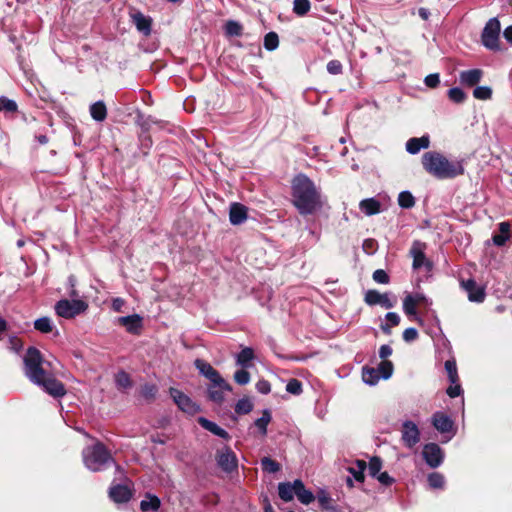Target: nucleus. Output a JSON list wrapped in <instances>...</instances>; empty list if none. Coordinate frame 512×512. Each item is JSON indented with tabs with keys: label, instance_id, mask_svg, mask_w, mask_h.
I'll list each match as a JSON object with an SVG mask.
<instances>
[{
	"label": "nucleus",
	"instance_id": "52",
	"mask_svg": "<svg viewBox=\"0 0 512 512\" xmlns=\"http://www.w3.org/2000/svg\"><path fill=\"white\" fill-rule=\"evenodd\" d=\"M377 370H378V372L381 373L383 378L387 379L392 375L393 365L390 361L384 360L379 364V367Z\"/></svg>",
	"mask_w": 512,
	"mask_h": 512
},
{
	"label": "nucleus",
	"instance_id": "26",
	"mask_svg": "<svg viewBox=\"0 0 512 512\" xmlns=\"http://www.w3.org/2000/svg\"><path fill=\"white\" fill-rule=\"evenodd\" d=\"M198 422L204 429L208 430L209 432L213 433L214 435H217L224 439L229 438V434L223 428L218 426L216 423H214L206 418H203V417H200L198 419Z\"/></svg>",
	"mask_w": 512,
	"mask_h": 512
},
{
	"label": "nucleus",
	"instance_id": "39",
	"mask_svg": "<svg viewBox=\"0 0 512 512\" xmlns=\"http://www.w3.org/2000/svg\"><path fill=\"white\" fill-rule=\"evenodd\" d=\"M243 27L237 21L230 20L225 25V32L229 36H241Z\"/></svg>",
	"mask_w": 512,
	"mask_h": 512
},
{
	"label": "nucleus",
	"instance_id": "44",
	"mask_svg": "<svg viewBox=\"0 0 512 512\" xmlns=\"http://www.w3.org/2000/svg\"><path fill=\"white\" fill-rule=\"evenodd\" d=\"M254 358V352L251 348H244L237 356V364L243 367Z\"/></svg>",
	"mask_w": 512,
	"mask_h": 512
},
{
	"label": "nucleus",
	"instance_id": "14",
	"mask_svg": "<svg viewBox=\"0 0 512 512\" xmlns=\"http://www.w3.org/2000/svg\"><path fill=\"white\" fill-rule=\"evenodd\" d=\"M217 463L226 472H230L237 467L236 456L228 447L222 448L218 451Z\"/></svg>",
	"mask_w": 512,
	"mask_h": 512
},
{
	"label": "nucleus",
	"instance_id": "34",
	"mask_svg": "<svg viewBox=\"0 0 512 512\" xmlns=\"http://www.w3.org/2000/svg\"><path fill=\"white\" fill-rule=\"evenodd\" d=\"M271 421V414L268 410H264L260 418H258L254 425L258 428L260 433L264 436L267 433V426Z\"/></svg>",
	"mask_w": 512,
	"mask_h": 512
},
{
	"label": "nucleus",
	"instance_id": "40",
	"mask_svg": "<svg viewBox=\"0 0 512 512\" xmlns=\"http://www.w3.org/2000/svg\"><path fill=\"white\" fill-rule=\"evenodd\" d=\"M253 409V404L248 398L240 399L235 406V412L237 414H248Z\"/></svg>",
	"mask_w": 512,
	"mask_h": 512
},
{
	"label": "nucleus",
	"instance_id": "59",
	"mask_svg": "<svg viewBox=\"0 0 512 512\" xmlns=\"http://www.w3.org/2000/svg\"><path fill=\"white\" fill-rule=\"evenodd\" d=\"M318 501L323 508H325V509L331 508L332 499L328 496L327 493H325V492L319 493Z\"/></svg>",
	"mask_w": 512,
	"mask_h": 512
},
{
	"label": "nucleus",
	"instance_id": "16",
	"mask_svg": "<svg viewBox=\"0 0 512 512\" xmlns=\"http://www.w3.org/2000/svg\"><path fill=\"white\" fill-rule=\"evenodd\" d=\"M133 24L137 30L145 36L150 35L152 27V18L144 15L142 12L134 10L130 13Z\"/></svg>",
	"mask_w": 512,
	"mask_h": 512
},
{
	"label": "nucleus",
	"instance_id": "32",
	"mask_svg": "<svg viewBox=\"0 0 512 512\" xmlns=\"http://www.w3.org/2000/svg\"><path fill=\"white\" fill-rule=\"evenodd\" d=\"M362 379L368 385H375L379 379V372L372 367H364L362 370Z\"/></svg>",
	"mask_w": 512,
	"mask_h": 512
},
{
	"label": "nucleus",
	"instance_id": "25",
	"mask_svg": "<svg viewBox=\"0 0 512 512\" xmlns=\"http://www.w3.org/2000/svg\"><path fill=\"white\" fill-rule=\"evenodd\" d=\"M161 506L160 499L153 494L147 493L145 499L140 502V509L143 512L153 511L156 512Z\"/></svg>",
	"mask_w": 512,
	"mask_h": 512
},
{
	"label": "nucleus",
	"instance_id": "4",
	"mask_svg": "<svg viewBox=\"0 0 512 512\" xmlns=\"http://www.w3.org/2000/svg\"><path fill=\"white\" fill-rule=\"evenodd\" d=\"M42 364L43 358L41 352L35 347L28 348L24 357V370L25 375L34 384L39 382L40 378L47 374Z\"/></svg>",
	"mask_w": 512,
	"mask_h": 512
},
{
	"label": "nucleus",
	"instance_id": "35",
	"mask_svg": "<svg viewBox=\"0 0 512 512\" xmlns=\"http://www.w3.org/2000/svg\"><path fill=\"white\" fill-rule=\"evenodd\" d=\"M418 305L416 304V300L412 298V294H408L404 300H403V310L406 315L408 316H416L417 311L416 307Z\"/></svg>",
	"mask_w": 512,
	"mask_h": 512
},
{
	"label": "nucleus",
	"instance_id": "50",
	"mask_svg": "<svg viewBox=\"0 0 512 512\" xmlns=\"http://www.w3.org/2000/svg\"><path fill=\"white\" fill-rule=\"evenodd\" d=\"M448 96L451 101L455 103H461L465 100L466 95L460 88H451L448 91Z\"/></svg>",
	"mask_w": 512,
	"mask_h": 512
},
{
	"label": "nucleus",
	"instance_id": "37",
	"mask_svg": "<svg viewBox=\"0 0 512 512\" xmlns=\"http://www.w3.org/2000/svg\"><path fill=\"white\" fill-rule=\"evenodd\" d=\"M428 483L433 489H441L444 487L445 479L442 474L434 472L428 475Z\"/></svg>",
	"mask_w": 512,
	"mask_h": 512
},
{
	"label": "nucleus",
	"instance_id": "13",
	"mask_svg": "<svg viewBox=\"0 0 512 512\" xmlns=\"http://www.w3.org/2000/svg\"><path fill=\"white\" fill-rule=\"evenodd\" d=\"M364 300L370 306L380 305L386 309L394 306V301L390 299L388 293H380L377 290H368L365 293Z\"/></svg>",
	"mask_w": 512,
	"mask_h": 512
},
{
	"label": "nucleus",
	"instance_id": "30",
	"mask_svg": "<svg viewBox=\"0 0 512 512\" xmlns=\"http://www.w3.org/2000/svg\"><path fill=\"white\" fill-rule=\"evenodd\" d=\"M295 490V481L293 483H280L278 486L279 497L286 502L293 499Z\"/></svg>",
	"mask_w": 512,
	"mask_h": 512
},
{
	"label": "nucleus",
	"instance_id": "12",
	"mask_svg": "<svg viewBox=\"0 0 512 512\" xmlns=\"http://www.w3.org/2000/svg\"><path fill=\"white\" fill-rule=\"evenodd\" d=\"M425 244L420 241H415L411 247L410 254L413 258V269L426 267L428 271L432 269V263L425 257Z\"/></svg>",
	"mask_w": 512,
	"mask_h": 512
},
{
	"label": "nucleus",
	"instance_id": "33",
	"mask_svg": "<svg viewBox=\"0 0 512 512\" xmlns=\"http://www.w3.org/2000/svg\"><path fill=\"white\" fill-rule=\"evenodd\" d=\"M34 328L41 333H50L53 330V323L48 317H41L34 321Z\"/></svg>",
	"mask_w": 512,
	"mask_h": 512
},
{
	"label": "nucleus",
	"instance_id": "62",
	"mask_svg": "<svg viewBox=\"0 0 512 512\" xmlns=\"http://www.w3.org/2000/svg\"><path fill=\"white\" fill-rule=\"evenodd\" d=\"M451 384L452 385L447 389V394L451 398H455V397L460 395V393H461V386L458 384V382L451 383Z\"/></svg>",
	"mask_w": 512,
	"mask_h": 512
},
{
	"label": "nucleus",
	"instance_id": "8",
	"mask_svg": "<svg viewBox=\"0 0 512 512\" xmlns=\"http://www.w3.org/2000/svg\"><path fill=\"white\" fill-rule=\"evenodd\" d=\"M401 439L408 448H413L420 441L418 426L410 420L404 421L401 429Z\"/></svg>",
	"mask_w": 512,
	"mask_h": 512
},
{
	"label": "nucleus",
	"instance_id": "10",
	"mask_svg": "<svg viewBox=\"0 0 512 512\" xmlns=\"http://www.w3.org/2000/svg\"><path fill=\"white\" fill-rule=\"evenodd\" d=\"M170 395L183 412L193 415L199 411L198 405L180 390L171 388Z\"/></svg>",
	"mask_w": 512,
	"mask_h": 512
},
{
	"label": "nucleus",
	"instance_id": "57",
	"mask_svg": "<svg viewBox=\"0 0 512 512\" xmlns=\"http://www.w3.org/2000/svg\"><path fill=\"white\" fill-rule=\"evenodd\" d=\"M9 349L14 352H19L23 348V342L17 336H10L8 339Z\"/></svg>",
	"mask_w": 512,
	"mask_h": 512
},
{
	"label": "nucleus",
	"instance_id": "60",
	"mask_svg": "<svg viewBox=\"0 0 512 512\" xmlns=\"http://www.w3.org/2000/svg\"><path fill=\"white\" fill-rule=\"evenodd\" d=\"M424 81L428 87L435 88L440 83L439 75L438 74H430V75L426 76Z\"/></svg>",
	"mask_w": 512,
	"mask_h": 512
},
{
	"label": "nucleus",
	"instance_id": "47",
	"mask_svg": "<svg viewBox=\"0 0 512 512\" xmlns=\"http://www.w3.org/2000/svg\"><path fill=\"white\" fill-rule=\"evenodd\" d=\"M116 384L119 388L126 389L131 386V380L128 373L120 371L115 376Z\"/></svg>",
	"mask_w": 512,
	"mask_h": 512
},
{
	"label": "nucleus",
	"instance_id": "64",
	"mask_svg": "<svg viewBox=\"0 0 512 512\" xmlns=\"http://www.w3.org/2000/svg\"><path fill=\"white\" fill-rule=\"evenodd\" d=\"M392 354V349L390 346L388 345H382L380 347V350H379V356L382 358V359H386L387 357H389L390 355Z\"/></svg>",
	"mask_w": 512,
	"mask_h": 512
},
{
	"label": "nucleus",
	"instance_id": "6",
	"mask_svg": "<svg viewBox=\"0 0 512 512\" xmlns=\"http://www.w3.org/2000/svg\"><path fill=\"white\" fill-rule=\"evenodd\" d=\"M499 34H500V22L497 18L490 19L482 32V43L490 50H497L499 48Z\"/></svg>",
	"mask_w": 512,
	"mask_h": 512
},
{
	"label": "nucleus",
	"instance_id": "42",
	"mask_svg": "<svg viewBox=\"0 0 512 512\" xmlns=\"http://www.w3.org/2000/svg\"><path fill=\"white\" fill-rule=\"evenodd\" d=\"M279 45V38L275 32H269L264 37V47L269 50H275Z\"/></svg>",
	"mask_w": 512,
	"mask_h": 512
},
{
	"label": "nucleus",
	"instance_id": "2",
	"mask_svg": "<svg viewBox=\"0 0 512 512\" xmlns=\"http://www.w3.org/2000/svg\"><path fill=\"white\" fill-rule=\"evenodd\" d=\"M421 162L425 171L438 179H452L465 172L463 161L449 160L437 151L425 152Z\"/></svg>",
	"mask_w": 512,
	"mask_h": 512
},
{
	"label": "nucleus",
	"instance_id": "24",
	"mask_svg": "<svg viewBox=\"0 0 512 512\" xmlns=\"http://www.w3.org/2000/svg\"><path fill=\"white\" fill-rule=\"evenodd\" d=\"M359 208L365 215L372 216L380 212L381 204L375 198H368L359 203Z\"/></svg>",
	"mask_w": 512,
	"mask_h": 512
},
{
	"label": "nucleus",
	"instance_id": "29",
	"mask_svg": "<svg viewBox=\"0 0 512 512\" xmlns=\"http://www.w3.org/2000/svg\"><path fill=\"white\" fill-rule=\"evenodd\" d=\"M90 114L94 120H96L98 122L104 121L107 116V109H106V105L104 104V102L98 101V102H95L94 104H92L90 106Z\"/></svg>",
	"mask_w": 512,
	"mask_h": 512
},
{
	"label": "nucleus",
	"instance_id": "46",
	"mask_svg": "<svg viewBox=\"0 0 512 512\" xmlns=\"http://www.w3.org/2000/svg\"><path fill=\"white\" fill-rule=\"evenodd\" d=\"M445 369L448 374L449 380L451 383L458 382V373H457V367L456 362L454 360H447L445 362Z\"/></svg>",
	"mask_w": 512,
	"mask_h": 512
},
{
	"label": "nucleus",
	"instance_id": "61",
	"mask_svg": "<svg viewBox=\"0 0 512 512\" xmlns=\"http://www.w3.org/2000/svg\"><path fill=\"white\" fill-rule=\"evenodd\" d=\"M418 337V332L415 328H407L403 332V339L407 342L414 341Z\"/></svg>",
	"mask_w": 512,
	"mask_h": 512
},
{
	"label": "nucleus",
	"instance_id": "45",
	"mask_svg": "<svg viewBox=\"0 0 512 512\" xmlns=\"http://www.w3.org/2000/svg\"><path fill=\"white\" fill-rule=\"evenodd\" d=\"M473 96L479 100H489L492 97V89L488 86H478L474 89Z\"/></svg>",
	"mask_w": 512,
	"mask_h": 512
},
{
	"label": "nucleus",
	"instance_id": "63",
	"mask_svg": "<svg viewBox=\"0 0 512 512\" xmlns=\"http://www.w3.org/2000/svg\"><path fill=\"white\" fill-rule=\"evenodd\" d=\"M378 481L383 485H391L393 483V478L389 476L387 472L380 473L377 477Z\"/></svg>",
	"mask_w": 512,
	"mask_h": 512
},
{
	"label": "nucleus",
	"instance_id": "36",
	"mask_svg": "<svg viewBox=\"0 0 512 512\" xmlns=\"http://www.w3.org/2000/svg\"><path fill=\"white\" fill-rule=\"evenodd\" d=\"M310 1L309 0H294L293 2V12L298 16H304L310 10Z\"/></svg>",
	"mask_w": 512,
	"mask_h": 512
},
{
	"label": "nucleus",
	"instance_id": "23",
	"mask_svg": "<svg viewBox=\"0 0 512 512\" xmlns=\"http://www.w3.org/2000/svg\"><path fill=\"white\" fill-rule=\"evenodd\" d=\"M483 71L480 69H471L467 71H462L460 73V82L463 85L472 87L476 85L482 78Z\"/></svg>",
	"mask_w": 512,
	"mask_h": 512
},
{
	"label": "nucleus",
	"instance_id": "55",
	"mask_svg": "<svg viewBox=\"0 0 512 512\" xmlns=\"http://www.w3.org/2000/svg\"><path fill=\"white\" fill-rule=\"evenodd\" d=\"M157 393V387L154 384H145L141 388V395L146 399H153Z\"/></svg>",
	"mask_w": 512,
	"mask_h": 512
},
{
	"label": "nucleus",
	"instance_id": "51",
	"mask_svg": "<svg viewBox=\"0 0 512 512\" xmlns=\"http://www.w3.org/2000/svg\"><path fill=\"white\" fill-rule=\"evenodd\" d=\"M286 391L293 395H299L302 392L301 382L297 379H290L286 385Z\"/></svg>",
	"mask_w": 512,
	"mask_h": 512
},
{
	"label": "nucleus",
	"instance_id": "15",
	"mask_svg": "<svg viewBox=\"0 0 512 512\" xmlns=\"http://www.w3.org/2000/svg\"><path fill=\"white\" fill-rule=\"evenodd\" d=\"M461 285L468 294V299L471 302L481 303L485 299V290L479 286L473 279L462 281Z\"/></svg>",
	"mask_w": 512,
	"mask_h": 512
},
{
	"label": "nucleus",
	"instance_id": "22",
	"mask_svg": "<svg viewBox=\"0 0 512 512\" xmlns=\"http://www.w3.org/2000/svg\"><path fill=\"white\" fill-rule=\"evenodd\" d=\"M430 145L428 136H422L419 138H410L406 142V150L410 154H417L421 149H427Z\"/></svg>",
	"mask_w": 512,
	"mask_h": 512
},
{
	"label": "nucleus",
	"instance_id": "3",
	"mask_svg": "<svg viewBox=\"0 0 512 512\" xmlns=\"http://www.w3.org/2000/svg\"><path fill=\"white\" fill-rule=\"evenodd\" d=\"M82 458L84 465L91 471L97 472L112 461L110 452L100 441H96L92 446L83 449Z\"/></svg>",
	"mask_w": 512,
	"mask_h": 512
},
{
	"label": "nucleus",
	"instance_id": "21",
	"mask_svg": "<svg viewBox=\"0 0 512 512\" xmlns=\"http://www.w3.org/2000/svg\"><path fill=\"white\" fill-rule=\"evenodd\" d=\"M433 426L441 433L449 432L452 429V420L442 412H436L432 416Z\"/></svg>",
	"mask_w": 512,
	"mask_h": 512
},
{
	"label": "nucleus",
	"instance_id": "18",
	"mask_svg": "<svg viewBox=\"0 0 512 512\" xmlns=\"http://www.w3.org/2000/svg\"><path fill=\"white\" fill-rule=\"evenodd\" d=\"M109 496L116 503H125L130 500L132 493L125 485H115L110 488Z\"/></svg>",
	"mask_w": 512,
	"mask_h": 512
},
{
	"label": "nucleus",
	"instance_id": "27",
	"mask_svg": "<svg viewBox=\"0 0 512 512\" xmlns=\"http://www.w3.org/2000/svg\"><path fill=\"white\" fill-rule=\"evenodd\" d=\"M295 495L299 501L303 504H309L314 500V495L311 491L305 489L304 484L301 480H295Z\"/></svg>",
	"mask_w": 512,
	"mask_h": 512
},
{
	"label": "nucleus",
	"instance_id": "5",
	"mask_svg": "<svg viewBox=\"0 0 512 512\" xmlns=\"http://www.w3.org/2000/svg\"><path fill=\"white\" fill-rule=\"evenodd\" d=\"M88 308L86 302L80 299L67 300L62 299L55 305V312L58 316L66 319L74 318L75 316L85 312Z\"/></svg>",
	"mask_w": 512,
	"mask_h": 512
},
{
	"label": "nucleus",
	"instance_id": "17",
	"mask_svg": "<svg viewBox=\"0 0 512 512\" xmlns=\"http://www.w3.org/2000/svg\"><path fill=\"white\" fill-rule=\"evenodd\" d=\"M118 324L125 327L127 332L138 335L142 329V317L138 314L119 317L117 320Z\"/></svg>",
	"mask_w": 512,
	"mask_h": 512
},
{
	"label": "nucleus",
	"instance_id": "49",
	"mask_svg": "<svg viewBox=\"0 0 512 512\" xmlns=\"http://www.w3.org/2000/svg\"><path fill=\"white\" fill-rule=\"evenodd\" d=\"M386 319L389 322V325H383L382 330L385 333H390V326H397L400 323V317L397 313L389 312L386 314Z\"/></svg>",
	"mask_w": 512,
	"mask_h": 512
},
{
	"label": "nucleus",
	"instance_id": "53",
	"mask_svg": "<svg viewBox=\"0 0 512 512\" xmlns=\"http://www.w3.org/2000/svg\"><path fill=\"white\" fill-rule=\"evenodd\" d=\"M372 278L379 284H388L390 281L389 275L383 269H377L373 272Z\"/></svg>",
	"mask_w": 512,
	"mask_h": 512
},
{
	"label": "nucleus",
	"instance_id": "9",
	"mask_svg": "<svg viewBox=\"0 0 512 512\" xmlns=\"http://www.w3.org/2000/svg\"><path fill=\"white\" fill-rule=\"evenodd\" d=\"M232 390L231 385L223 378L210 382L208 386V397L211 401L221 404L225 399V392Z\"/></svg>",
	"mask_w": 512,
	"mask_h": 512
},
{
	"label": "nucleus",
	"instance_id": "19",
	"mask_svg": "<svg viewBox=\"0 0 512 512\" xmlns=\"http://www.w3.org/2000/svg\"><path fill=\"white\" fill-rule=\"evenodd\" d=\"M199 372L205 376L210 382L220 380L221 375L219 372L212 367V365L202 359H196L194 362Z\"/></svg>",
	"mask_w": 512,
	"mask_h": 512
},
{
	"label": "nucleus",
	"instance_id": "28",
	"mask_svg": "<svg viewBox=\"0 0 512 512\" xmlns=\"http://www.w3.org/2000/svg\"><path fill=\"white\" fill-rule=\"evenodd\" d=\"M499 234H495L492 238L493 243L497 246H502L506 243L510 236V224L508 222H501L499 224Z\"/></svg>",
	"mask_w": 512,
	"mask_h": 512
},
{
	"label": "nucleus",
	"instance_id": "38",
	"mask_svg": "<svg viewBox=\"0 0 512 512\" xmlns=\"http://www.w3.org/2000/svg\"><path fill=\"white\" fill-rule=\"evenodd\" d=\"M398 203L402 208H411L415 205V199L410 192L403 191L398 196Z\"/></svg>",
	"mask_w": 512,
	"mask_h": 512
},
{
	"label": "nucleus",
	"instance_id": "7",
	"mask_svg": "<svg viewBox=\"0 0 512 512\" xmlns=\"http://www.w3.org/2000/svg\"><path fill=\"white\" fill-rule=\"evenodd\" d=\"M35 384L42 387L45 392L54 398L63 397L66 394V389L63 383L49 373L40 378L39 382H36Z\"/></svg>",
	"mask_w": 512,
	"mask_h": 512
},
{
	"label": "nucleus",
	"instance_id": "58",
	"mask_svg": "<svg viewBox=\"0 0 512 512\" xmlns=\"http://www.w3.org/2000/svg\"><path fill=\"white\" fill-rule=\"evenodd\" d=\"M256 389L261 394H268L271 391V385L267 380L261 379L256 383Z\"/></svg>",
	"mask_w": 512,
	"mask_h": 512
},
{
	"label": "nucleus",
	"instance_id": "41",
	"mask_svg": "<svg viewBox=\"0 0 512 512\" xmlns=\"http://www.w3.org/2000/svg\"><path fill=\"white\" fill-rule=\"evenodd\" d=\"M261 466L268 473H276L280 470V464L269 457L262 458Z\"/></svg>",
	"mask_w": 512,
	"mask_h": 512
},
{
	"label": "nucleus",
	"instance_id": "54",
	"mask_svg": "<svg viewBox=\"0 0 512 512\" xmlns=\"http://www.w3.org/2000/svg\"><path fill=\"white\" fill-rule=\"evenodd\" d=\"M234 379L239 385H246L250 381V374L248 371L241 369L235 372Z\"/></svg>",
	"mask_w": 512,
	"mask_h": 512
},
{
	"label": "nucleus",
	"instance_id": "1",
	"mask_svg": "<svg viewBox=\"0 0 512 512\" xmlns=\"http://www.w3.org/2000/svg\"><path fill=\"white\" fill-rule=\"evenodd\" d=\"M291 202L301 215L314 214L323 206L319 189L303 173L297 174L291 181Z\"/></svg>",
	"mask_w": 512,
	"mask_h": 512
},
{
	"label": "nucleus",
	"instance_id": "20",
	"mask_svg": "<svg viewBox=\"0 0 512 512\" xmlns=\"http://www.w3.org/2000/svg\"><path fill=\"white\" fill-rule=\"evenodd\" d=\"M247 219V208L240 203H233L230 206L229 220L233 225H239Z\"/></svg>",
	"mask_w": 512,
	"mask_h": 512
},
{
	"label": "nucleus",
	"instance_id": "31",
	"mask_svg": "<svg viewBox=\"0 0 512 512\" xmlns=\"http://www.w3.org/2000/svg\"><path fill=\"white\" fill-rule=\"evenodd\" d=\"M367 468V464L364 460H357L355 464L348 468V471L353 475L356 481H364V471Z\"/></svg>",
	"mask_w": 512,
	"mask_h": 512
},
{
	"label": "nucleus",
	"instance_id": "56",
	"mask_svg": "<svg viewBox=\"0 0 512 512\" xmlns=\"http://www.w3.org/2000/svg\"><path fill=\"white\" fill-rule=\"evenodd\" d=\"M342 64L338 60H331L327 64V71L332 75H339L342 73Z\"/></svg>",
	"mask_w": 512,
	"mask_h": 512
},
{
	"label": "nucleus",
	"instance_id": "43",
	"mask_svg": "<svg viewBox=\"0 0 512 512\" xmlns=\"http://www.w3.org/2000/svg\"><path fill=\"white\" fill-rule=\"evenodd\" d=\"M18 106L14 100L8 99L5 96L0 97V111H5L8 113L17 112Z\"/></svg>",
	"mask_w": 512,
	"mask_h": 512
},
{
	"label": "nucleus",
	"instance_id": "48",
	"mask_svg": "<svg viewBox=\"0 0 512 512\" xmlns=\"http://www.w3.org/2000/svg\"><path fill=\"white\" fill-rule=\"evenodd\" d=\"M381 468H382V462H381L380 458L373 457L370 459L369 464H368V471L372 477H377L380 474Z\"/></svg>",
	"mask_w": 512,
	"mask_h": 512
},
{
	"label": "nucleus",
	"instance_id": "11",
	"mask_svg": "<svg viewBox=\"0 0 512 512\" xmlns=\"http://www.w3.org/2000/svg\"><path fill=\"white\" fill-rule=\"evenodd\" d=\"M422 455L425 462L431 467L436 468L443 462L444 454L441 448L435 443L426 444L423 447Z\"/></svg>",
	"mask_w": 512,
	"mask_h": 512
}]
</instances>
